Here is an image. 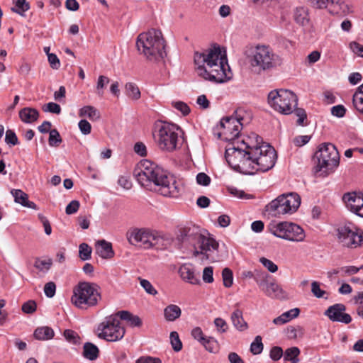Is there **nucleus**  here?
<instances>
[{"instance_id": "f257e3e1", "label": "nucleus", "mask_w": 363, "mask_h": 363, "mask_svg": "<svg viewBox=\"0 0 363 363\" xmlns=\"http://www.w3.org/2000/svg\"><path fill=\"white\" fill-rule=\"evenodd\" d=\"M195 70L198 76L205 80L223 83L232 77L226 55L222 53L219 45H214L194 55Z\"/></svg>"}, {"instance_id": "f03ea898", "label": "nucleus", "mask_w": 363, "mask_h": 363, "mask_svg": "<svg viewBox=\"0 0 363 363\" xmlns=\"http://www.w3.org/2000/svg\"><path fill=\"white\" fill-rule=\"evenodd\" d=\"M135 176L141 186L153 189L164 196L177 197L179 194L180 188L175 177L150 160H142L138 164Z\"/></svg>"}, {"instance_id": "7ed1b4c3", "label": "nucleus", "mask_w": 363, "mask_h": 363, "mask_svg": "<svg viewBox=\"0 0 363 363\" xmlns=\"http://www.w3.org/2000/svg\"><path fill=\"white\" fill-rule=\"evenodd\" d=\"M179 239L184 244L194 247L193 255L200 262L217 261L218 243L213 238L202 234L198 227L194 225L181 229Z\"/></svg>"}, {"instance_id": "20e7f679", "label": "nucleus", "mask_w": 363, "mask_h": 363, "mask_svg": "<svg viewBox=\"0 0 363 363\" xmlns=\"http://www.w3.org/2000/svg\"><path fill=\"white\" fill-rule=\"evenodd\" d=\"M254 143L250 134L241 140L233 142L231 147L226 149L225 157L233 169L245 174H254V162L251 154Z\"/></svg>"}, {"instance_id": "39448f33", "label": "nucleus", "mask_w": 363, "mask_h": 363, "mask_svg": "<svg viewBox=\"0 0 363 363\" xmlns=\"http://www.w3.org/2000/svg\"><path fill=\"white\" fill-rule=\"evenodd\" d=\"M165 46L164 39L159 30L151 29L137 37L138 51L150 62H159L166 57Z\"/></svg>"}, {"instance_id": "423d86ee", "label": "nucleus", "mask_w": 363, "mask_h": 363, "mask_svg": "<svg viewBox=\"0 0 363 363\" xmlns=\"http://www.w3.org/2000/svg\"><path fill=\"white\" fill-rule=\"evenodd\" d=\"M251 137L255 143L251 152L254 162V174L257 171H268L275 164L277 152L272 146L262 142V138L256 133H252Z\"/></svg>"}, {"instance_id": "0eeeda50", "label": "nucleus", "mask_w": 363, "mask_h": 363, "mask_svg": "<svg viewBox=\"0 0 363 363\" xmlns=\"http://www.w3.org/2000/svg\"><path fill=\"white\" fill-rule=\"evenodd\" d=\"M101 299L100 287L94 283L79 282L73 289L72 303L79 309L96 306Z\"/></svg>"}, {"instance_id": "6e6552de", "label": "nucleus", "mask_w": 363, "mask_h": 363, "mask_svg": "<svg viewBox=\"0 0 363 363\" xmlns=\"http://www.w3.org/2000/svg\"><path fill=\"white\" fill-rule=\"evenodd\" d=\"M180 128L172 123L159 122L155 124L154 138L159 148L171 152L178 148Z\"/></svg>"}, {"instance_id": "1a4fd4ad", "label": "nucleus", "mask_w": 363, "mask_h": 363, "mask_svg": "<svg viewBox=\"0 0 363 363\" xmlns=\"http://www.w3.org/2000/svg\"><path fill=\"white\" fill-rule=\"evenodd\" d=\"M267 230L274 236L294 242L304 241L306 233L298 225L288 221H271L267 225Z\"/></svg>"}, {"instance_id": "9d476101", "label": "nucleus", "mask_w": 363, "mask_h": 363, "mask_svg": "<svg viewBox=\"0 0 363 363\" xmlns=\"http://www.w3.org/2000/svg\"><path fill=\"white\" fill-rule=\"evenodd\" d=\"M268 104L280 113L288 115L293 112L297 106L296 94L288 89H274L268 94Z\"/></svg>"}, {"instance_id": "9b49d317", "label": "nucleus", "mask_w": 363, "mask_h": 363, "mask_svg": "<svg viewBox=\"0 0 363 363\" xmlns=\"http://www.w3.org/2000/svg\"><path fill=\"white\" fill-rule=\"evenodd\" d=\"M301 197L296 193H289L279 196L267 205V211L273 216L292 214L299 208Z\"/></svg>"}, {"instance_id": "f8f14e48", "label": "nucleus", "mask_w": 363, "mask_h": 363, "mask_svg": "<svg viewBox=\"0 0 363 363\" xmlns=\"http://www.w3.org/2000/svg\"><path fill=\"white\" fill-rule=\"evenodd\" d=\"M125 330L121 325L118 313L106 317L97 326L96 333L99 338L109 342L121 340Z\"/></svg>"}, {"instance_id": "ddd939ff", "label": "nucleus", "mask_w": 363, "mask_h": 363, "mask_svg": "<svg viewBox=\"0 0 363 363\" xmlns=\"http://www.w3.org/2000/svg\"><path fill=\"white\" fill-rule=\"evenodd\" d=\"M277 56L269 47L258 45L247 55L248 62L253 68L265 71L276 66Z\"/></svg>"}, {"instance_id": "4468645a", "label": "nucleus", "mask_w": 363, "mask_h": 363, "mask_svg": "<svg viewBox=\"0 0 363 363\" xmlns=\"http://www.w3.org/2000/svg\"><path fill=\"white\" fill-rule=\"evenodd\" d=\"M315 157L318 160L316 171L323 170L327 173L328 171H333L339 164V152L331 143L321 144L315 154Z\"/></svg>"}, {"instance_id": "2eb2a0df", "label": "nucleus", "mask_w": 363, "mask_h": 363, "mask_svg": "<svg viewBox=\"0 0 363 363\" xmlns=\"http://www.w3.org/2000/svg\"><path fill=\"white\" fill-rule=\"evenodd\" d=\"M337 238L339 242L347 247L363 246V232L351 223L338 226Z\"/></svg>"}, {"instance_id": "dca6fc26", "label": "nucleus", "mask_w": 363, "mask_h": 363, "mask_svg": "<svg viewBox=\"0 0 363 363\" xmlns=\"http://www.w3.org/2000/svg\"><path fill=\"white\" fill-rule=\"evenodd\" d=\"M241 118L233 116L224 117L220 122V131L219 137L223 140L231 142V144L237 140H241L239 138L240 132L242 128Z\"/></svg>"}, {"instance_id": "f3484780", "label": "nucleus", "mask_w": 363, "mask_h": 363, "mask_svg": "<svg viewBox=\"0 0 363 363\" xmlns=\"http://www.w3.org/2000/svg\"><path fill=\"white\" fill-rule=\"evenodd\" d=\"M311 4L315 9H326L333 16L343 17L352 12L345 0H313Z\"/></svg>"}, {"instance_id": "a211bd4d", "label": "nucleus", "mask_w": 363, "mask_h": 363, "mask_svg": "<svg viewBox=\"0 0 363 363\" xmlns=\"http://www.w3.org/2000/svg\"><path fill=\"white\" fill-rule=\"evenodd\" d=\"M127 238L130 245L150 249L152 247L154 231L147 228H134L128 233Z\"/></svg>"}, {"instance_id": "6ab92c4d", "label": "nucleus", "mask_w": 363, "mask_h": 363, "mask_svg": "<svg viewBox=\"0 0 363 363\" xmlns=\"http://www.w3.org/2000/svg\"><path fill=\"white\" fill-rule=\"evenodd\" d=\"M342 200L350 211L363 218V195L362 194L346 193L343 195Z\"/></svg>"}, {"instance_id": "aec40b11", "label": "nucleus", "mask_w": 363, "mask_h": 363, "mask_svg": "<svg viewBox=\"0 0 363 363\" xmlns=\"http://www.w3.org/2000/svg\"><path fill=\"white\" fill-rule=\"evenodd\" d=\"M346 307L342 303H336L330 306L325 312L326 315L333 322H340L348 324L352 321L350 314L344 313Z\"/></svg>"}, {"instance_id": "412c9836", "label": "nucleus", "mask_w": 363, "mask_h": 363, "mask_svg": "<svg viewBox=\"0 0 363 363\" xmlns=\"http://www.w3.org/2000/svg\"><path fill=\"white\" fill-rule=\"evenodd\" d=\"M262 291L266 296L272 298L285 299L287 298L286 293L274 280L266 284Z\"/></svg>"}, {"instance_id": "4be33fe9", "label": "nucleus", "mask_w": 363, "mask_h": 363, "mask_svg": "<svg viewBox=\"0 0 363 363\" xmlns=\"http://www.w3.org/2000/svg\"><path fill=\"white\" fill-rule=\"evenodd\" d=\"M179 273L184 281L191 284H198L200 283L199 277L195 274L194 269L190 264L182 265L179 269Z\"/></svg>"}, {"instance_id": "5701e85b", "label": "nucleus", "mask_w": 363, "mask_h": 363, "mask_svg": "<svg viewBox=\"0 0 363 363\" xmlns=\"http://www.w3.org/2000/svg\"><path fill=\"white\" fill-rule=\"evenodd\" d=\"M96 252L104 259H109L114 255L111 243L104 240H99L96 242Z\"/></svg>"}, {"instance_id": "b1692460", "label": "nucleus", "mask_w": 363, "mask_h": 363, "mask_svg": "<svg viewBox=\"0 0 363 363\" xmlns=\"http://www.w3.org/2000/svg\"><path fill=\"white\" fill-rule=\"evenodd\" d=\"M172 240L170 236L154 231L152 247L160 250L166 249L171 245Z\"/></svg>"}, {"instance_id": "393cba45", "label": "nucleus", "mask_w": 363, "mask_h": 363, "mask_svg": "<svg viewBox=\"0 0 363 363\" xmlns=\"http://www.w3.org/2000/svg\"><path fill=\"white\" fill-rule=\"evenodd\" d=\"M230 320L233 326L240 332L248 329V324L243 318L242 311L240 309H235L230 315Z\"/></svg>"}, {"instance_id": "a878e982", "label": "nucleus", "mask_w": 363, "mask_h": 363, "mask_svg": "<svg viewBox=\"0 0 363 363\" xmlns=\"http://www.w3.org/2000/svg\"><path fill=\"white\" fill-rule=\"evenodd\" d=\"M19 117L23 122L31 123L38 120L39 112L35 108L26 107L19 111Z\"/></svg>"}, {"instance_id": "bb28decb", "label": "nucleus", "mask_w": 363, "mask_h": 363, "mask_svg": "<svg viewBox=\"0 0 363 363\" xmlns=\"http://www.w3.org/2000/svg\"><path fill=\"white\" fill-rule=\"evenodd\" d=\"M12 194L16 203H18L25 207H28L32 209H37L36 204L33 201H28V195L23 191L16 189L14 190Z\"/></svg>"}, {"instance_id": "cd10ccee", "label": "nucleus", "mask_w": 363, "mask_h": 363, "mask_svg": "<svg viewBox=\"0 0 363 363\" xmlns=\"http://www.w3.org/2000/svg\"><path fill=\"white\" fill-rule=\"evenodd\" d=\"M294 21L299 25L305 26L309 24L308 9L306 7H298L295 9L294 13Z\"/></svg>"}, {"instance_id": "c85d7f7f", "label": "nucleus", "mask_w": 363, "mask_h": 363, "mask_svg": "<svg viewBox=\"0 0 363 363\" xmlns=\"http://www.w3.org/2000/svg\"><path fill=\"white\" fill-rule=\"evenodd\" d=\"M182 315L181 308L175 304H169L164 309V319L168 322H173Z\"/></svg>"}, {"instance_id": "c756f323", "label": "nucleus", "mask_w": 363, "mask_h": 363, "mask_svg": "<svg viewBox=\"0 0 363 363\" xmlns=\"http://www.w3.org/2000/svg\"><path fill=\"white\" fill-rule=\"evenodd\" d=\"M300 313V310L297 308L291 309L286 312L283 313L281 315L275 318L273 320V323L275 325H283L289 322L293 318H296Z\"/></svg>"}, {"instance_id": "7c9ffc66", "label": "nucleus", "mask_w": 363, "mask_h": 363, "mask_svg": "<svg viewBox=\"0 0 363 363\" xmlns=\"http://www.w3.org/2000/svg\"><path fill=\"white\" fill-rule=\"evenodd\" d=\"M119 318L126 320L131 327H140L142 325V320L139 316L135 315L127 311H118Z\"/></svg>"}, {"instance_id": "2f4dec72", "label": "nucleus", "mask_w": 363, "mask_h": 363, "mask_svg": "<svg viewBox=\"0 0 363 363\" xmlns=\"http://www.w3.org/2000/svg\"><path fill=\"white\" fill-rule=\"evenodd\" d=\"M79 117H88L91 121L99 120L101 117L99 111L93 106H84L79 110Z\"/></svg>"}, {"instance_id": "473e14b6", "label": "nucleus", "mask_w": 363, "mask_h": 363, "mask_svg": "<svg viewBox=\"0 0 363 363\" xmlns=\"http://www.w3.org/2000/svg\"><path fill=\"white\" fill-rule=\"evenodd\" d=\"M33 335L39 340H50L54 337V331L48 326L40 327L35 329Z\"/></svg>"}, {"instance_id": "72a5a7b5", "label": "nucleus", "mask_w": 363, "mask_h": 363, "mask_svg": "<svg viewBox=\"0 0 363 363\" xmlns=\"http://www.w3.org/2000/svg\"><path fill=\"white\" fill-rule=\"evenodd\" d=\"M83 349V355L85 358L94 360L98 357L99 350L95 345L86 342L84 345Z\"/></svg>"}, {"instance_id": "f704fd0d", "label": "nucleus", "mask_w": 363, "mask_h": 363, "mask_svg": "<svg viewBox=\"0 0 363 363\" xmlns=\"http://www.w3.org/2000/svg\"><path fill=\"white\" fill-rule=\"evenodd\" d=\"M13 7L11 11L21 16H25V12L30 9V4L26 0H13Z\"/></svg>"}, {"instance_id": "c9c22d12", "label": "nucleus", "mask_w": 363, "mask_h": 363, "mask_svg": "<svg viewBox=\"0 0 363 363\" xmlns=\"http://www.w3.org/2000/svg\"><path fill=\"white\" fill-rule=\"evenodd\" d=\"M125 93L128 97L133 100H138L141 96L138 86L133 82L125 84Z\"/></svg>"}, {"instance_id": "e433bc0d", "label": "nucleus", "mask_w": 363, "mask_h": 363, "mask_svg": "<svg viewBox=\"0 0 363 363\" xmlns=\"http://www.w3.org/2000/svg\"><path fill=\"white\" fill-rule=\"evenodd\" d=\"M300 354V350L296 347L288 348L284 352V360L289 361L291 363H298L299 359L298 356Z\"/></svg>"}, {"instance_id": "4c0bfd02", "label": "nucleus", "mask_w": 363, "mask_h": 363, "mask_svg": "<svg viewBox=\"0 0 363 363\" xmlns=\"http://www.w3.org/2000/svg\"><path fill=\"white\" fill-rule=\"evenodd\" d=\"M110 82V79L108 77L104 75H100L98 77L96 85V95L102 98L104 95V89L106 85Z\"/></svg>"}, {"instance_id": "58836bf2", "label": "nucleus", "mask_w": 363, "mask_h": 363, "mask_svg": "<svg viewBox=\"0 0 363 363\" xmlns=\"http://www.w3.org/2000/svg\"><path fill=\"white\" fill-rule=\"evenodd\" d=\"M354 303L357 305L356 313L363 320V291L358 292L352 298Z\"/></svg>"}, {"instance_id": "ea45409f", "label": "nucleus", "mask_w": 363, "mask_h": 363, "mask_svg": "<svg viewBox=\"0 0 363 363\" xmlns=\"http://www.w3.org/2000/svg\"><path fill=\"white\" fill-rule=\"evenodd\" d=\"M269 275L264 272H256L254 275V279L262 290L269 282Z\"/></svg>"}, {"instance_id": "a19ab883", "label": "nucleus", "mask_w": 363, "mask_h": 363, "mask_svg": "<svg viewBox=\"0 0 363 363\" xmlns=\"http://www.w3.org/2000/svg\"><path fill=\"white\" fill-rule=\"evenodd\" d=\"M264 346L262 342V337L259 335L255 337V340L250 345V352L253 354H259L263 350Z\"/></svg>"}, {"instance_id": "79ce46f5", "label": "nucleus", "mask_w": 363, "mask_h": 363, "mask_svg": "<svg viewBox=\"0 0 363 363\" xmlns=\"http://www.w3.org/2000/svg\"><path fill=\"white\" fill-rule=\"evenodd\" d=\"M201 343L210 352H214L218 349V342L212 337H205Z\"/></svg>"}, {"instance_id": "37998d69", "label": "nucleus", "mask_w": 363, "mask_h": 363, "mask_svg": "<svg viewBox=\"0 0 363 363\" xmlns=\"http://www.w3.org/2000/svg\"><path fill=\"white\" fill-rule=\"evenodd\" d=\"M169 337L173 350L175 352H179L182 349V343L179 339L178 333L176 331L171 332Z\"/></svg>"}, {"instance_id": "c03bdc74", "label": "nucleus", "mask_w": 363, "mask_h": 363, "mask_svg": "<svg viewBox=\"0 0 363 363\" xmlns=\"http://www.w3.org/2000/svg\"><path fill=\"white\" fill-rule=\"evenodd\" d=\"M52 264V259H37L35 262V267L40 271H48Z\"/></svg>"}, {"instance_id": "a18cd8bd", "label": "nucleus", "mask_w": 363, "mask_h": 363, "mask_svg": "<svg viewBox=\"0 0 363 363\" xmlns=\"http://www.w3.org/2000/svg\"><path fill=\"white\" fill-rule=\"evenodd\" d=\"M223 285L225 287H230L233 283V272L229 268L223 269L222 272Z\"/></svg>"}, {"instance_id": "49530a36", "label": "nucleus", "mask_w": 363, "mask_h": 363, "mask_svg": "<svg viewBox=\"0 0 363 363\" xmlns=\"http://www.w3.org/2000/svg\"><path fill=\"white\" fill-rule=\"evenodd\" d=\"M91 248L86 243H82L79 245V257L82 260H88L91 258Z\"/></svg>"}, {"instance_id": "de8ad7c7", "label": "nucleus", "mask_w": 363, "mask_h": 363, "mask_svg": "<svg viewBox=\"0 0 363 363\" xmlns=\"http://www.w3.org/2000/svg\"><path fill=\"white\" fill-rule=\"evenodd\" d=\"M49 133V145L52 147H57L62 142L59 132L56 129H52Z\"/></svg>"}, {"instance_id": "09e8293b", "label": "nucleus", "mask_w": 363, "mask_h": 363, "mask_svg": "<svg viewBox=\"0 0 363 363\" xmlns=\"http://www.w3.org/2000/svg\"><path fill=\"white\" fill-rule=\"evenodd\" d=\"M138 279L140 281V286L144 289L146 293L152 296L157 294V291L148 280L140 277H139Z\"/></svg>"}, {"instance_id": "8fccbe9b", "label": "nucleus", "mask_w": 363, "mask_h": 363, "mask_svg": "<svg viewBox=\"0 0 363 363\" xmlns=\"http://www.w3.org/2000/svg\"><path fill=\"white\" fill-rule=\"evenodd\" d=\"M64 336L65 339L70 343L77 344L79 342V337L74 330H65L64 331Z\"/></svg>"}, {"instance_id": "3c124183", "label": "nucleus", "mask_w": 363, "mask_h": 363, "mask_svg": "<svg viewBox=\"0 0 363 363\" xmlns=\"http://www.w3.org/2000/svg\"><path fill=\"white\" fill-rule=\"evenodd\" d=\"M37 305L35 301L29 300L24 303L22 306V311L27 314H32L35 312Z\"/></svg>"}, {"instance_id": "603ef678", "label": "nucleus", "mask_w": 363, "mask_h": 363, "mask_svg": "<svg viewBox=\"0 0 363 363\" xmlns=\"http://www.w3.org/2000/svg\"><path fill=\"white\" fill-rule=\"evenodd\" d=\"M5 142L11 145H16L18 143V138L13 130L10 129L6 130Z\"/></svg>"}, {"instance_id": "864d4df0", "label": "nucleus", "mask_w": 363, "mask_h": 363, "mask_svg": "<svg viewBox=\"0 0 363 363\" xmlns=\"http://www.w3.org/2000/svg\"><path fill=\"white\" fill-rule=\"evenodd\" d=\"M311 292L316 298H323L324 295L326 294V291L322 290L320 287V284L318 281H313L311 283Z\"/></svg>"}, {"instance_id": "5fc2aeb1", "label": "nucleus", "mask_w": 363, "mask_h": 363, "mask_svg": "<svg viewBox=\"0 0 363 363\" xmlns=\"http://www.w3.org/2000/svg\"><path fill=\"white\" fill-rule=\"evenodd\" d=\"M56 284L53 281H49L44 286V293L48 298H52L55 295Z\"/></svg>"}, {"instance_id": "6e6d98bb", "label": "nucleus", "mask_w": 363, "mask_h": 363, "mask_svg": "<svg viewBox=\"0 0 363 363\" xmlns=\"http://www.w3.org/2000/svg\"><path fill=\"white\" fill-rule=\"evenodd\" d=\"M269 356L274 361H278L281 357H284V352L280 347L275 346L270 350Z\"/></svg>"}, {"instance_id": "4d7b16f0", "label": "nucleus", "mask_w": 363, "mask_h": 363, "mask_svg": "<svg viewBox=\"0 0 363 363\" xmlns=\"http://www.w3.org/2000/svg\"><path fill=\"white\" fill-rule=\"evenodd\" d=\"M214 324L218 333H223L228 330V324L226 321L221 318H216L214 320Z\"/></svg>"}, {"instance_id": "13d9d810", "label": "nucleus", "mask_w": 363, "mask_h": 363, "mask_svg": "<svg viewBox=\"0 0 363 363\" xmlns=\"http://www.w3.org/2000/svg\"><path fill=\"white\" fill-rule=\"evenodd\" d=\"M259 262L272 273H274L278 270L277 265L275 264L272 261L265 257H261L259 259Z\"/></svg>"}, {"instance_id": "bf43d9fd", "label": "nucleus", "mask_w": 363, "mask_h": 363, "mask_svg": "<svg viewBox=\"0 0 363 363\" xmlns=\"http://www.w3.org/2000/svg\"><path fill=\"white\" fill-rule=\"evenodd\" d=\"M353 104L357 110L363 114V95L362 94H354Z\"/></svg>"}, {"instance_id": "052dcab7", "label": "nucleus", "mask_w": 363, "mask_h": 363, "mask_svg": "<svg viewBox=\"0 0 363 363\" xmlns=\"http://www.w3.org/2000/svg\"><path fill=\"white\" fill-rule=\"evenodd\" d=\"M43 111L45 112L60 114L61 112V107L56 103L50 102L45 105V106L43 108Z\"/></svg>"}, {"instance_id": "680f3d73", "label": "nucleus", "mask_w": 363, "mask_h": 363, "mask_svg": "<svg viewBox=\"0 0 363 363\" xmlns=\"http://www.w3.org/2000/svg\"><path fill=\"white\" fill-rule=\"evenodd\" d=\"M213 269L212 267H205L203 271V280L206 283H212L213 281Z\"/></svg>"}, {"instance_id": "e2e57ef3", "label": "nucleus", "mask_w": 363, "mask_h": 363, "mask_svg": "<svg viewBox=\"0 0 363 363\" xmlns=\"http://www.w3.org/2000/svg\"><path fill=\"white\" fill-rule=\"evenodd\" d=\"M79 128L82 134L88 135L91 133V125L89 121L85 119L81 120L79 123Z\"/></svg>"}, {"instance_id": "0e129e2a", "label": "nucleus", "mask_w": 363, "mask_h": 363, "mask_svg": "<svg viewBox=\"0 0 363 363\" xmlns=\"http://www.w3.org/2000/svg\"><path fill=\"white\" fill-rule=\"evenodd\" d=\"M173 106L184 116L188 115L190 112V108L189 106L182 101L174 102L173 103Z\"/></svg>"}, {"instance_id": "69168bd1", "label": "nucleus", "mask_w": 363, "mask_h": 363, "mask_svg": "<svg viewBox=\"0 0 363 363\" xmlns=\"http://www.w3.org/2000/svg\"><path fill=\"white\" fill-rule=\"evenodd\" d=\"M346 109L342 105L334 106L331 108V114L337 118H342L345 116Z\"/></svg>"}, {"instance_id": "338daca9", "label": "nucleus", "mask_w": 363, "mask_h": 363, "mask_svg": "<svg viewBox=\"0 0 363 363\" xmlns=\"http://www.w3.org/2000/svg\"><path fill=\"white\" fill-rule=\"evenodd\" d=\"M196 182L199 185L208 186L211 183V178L205 173H199L196 176Z\"/></svg>"}, {"instance_id": "774afa93", "label": "nucleus", "mask_w": 363, "mask_h": 363, "mask_svg": "<svg viewBox=\"0 0 363 363\" xmlns=\"http://www.w3.org/2000/svg\"><path fill=\"white\" fill-rule=\"evenodd\" d=\"M136 363H162L160 358L150 356L141 357L136 360Z\"/></svg>"}]
</instances>
